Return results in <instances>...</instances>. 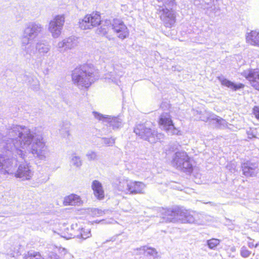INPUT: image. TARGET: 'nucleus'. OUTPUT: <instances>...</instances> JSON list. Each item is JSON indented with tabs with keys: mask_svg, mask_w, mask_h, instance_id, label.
<instances>
[{
	"mask_svg": "<svg viewBox=\"0 0 259 259\" xmlns=\"http://www.w3.org/2000/svg\"><path fill=\"white\" fill-rule=\"evenodd\" d=\"M2 141L6 150L23 160L26 158V152L23 150H28L41 160L45 159L48 153L42 132L36 129L32 131L25 126H9Z\"/></svg>",
	"mask_w": 259,
	"mask_h": 259,
	"instance_id": "1",
	"label": "nucleus"
},
{
	"mask_svg": "<svg viewBox=\"0 0 259 259\" xmlns=\"http://www.w3.org/2000/svg\"><path fill=\"white\" fill-rule=\"evenodd\" d=\"M161 222H176L178 220L183 223H195L201 224V214L193 212L191 213L187 210L182 209H171L170 208H162L161 210Z\"/></svg>",
	"mask_w": 259,
	"mask_h": 259,
	"instance_id": "2",
	"label": "nucleus"
},
{
	"mask_svg": "<svg viewBox=\"0 0 259 259\" xmlns=\"http://www.w3.org/2000/svg\"><path fill=\"white\" fill-rule=\"evenodd\" d=\"M72 79L73 83L79 88H88L94 81V74L90 72L87 66L75 68L72 72Z\"/></svg>",
	"mask_w": 259,
	"mask_h": 259,
	"instance_id": "3",
	"label": "nucleus"
},
{
	"mask_svg": "<svg viewBox=\"0 0 259 259\" xmlns=\"http://www.w3.org/2000/svg\"><path fill=\"white\" fill-rule=\"evenodd\" d=\"M172 166L179 170L191 173L193 170V165L190 158L184 151L175 152L171 161Z\"/></svg>",
	"mask_w": 259,
	"mask_h": 259,
	"instance_id": "4",
	"label": "nucleus"
},
{
	"mask_svg": "<svg viewBox=\"0 0 259 259\" xmlns=\"http://www.w3.org/2000/svg\"><path fill=\"white\" fill-rule=\"evenodd\" d=\"M145 188V184L141 182L124 179L121 180L118 185V189L119 191L125 194L132 195L144 194Z\"/></svg>",
	"mask_w": 259,
	"mask_h": 259,
	"instance_id": "5",
	"label": "nucleus"
},
{
	"mask_svg": "<svg viewBox=\"0 0 259 259\" xmlns=\"http://www.w3.org/2000/svg\"><path fill=\"white\" fill-rule=\"evenodd\" d=\"M93 114L96 119L102 121L106 125L112 127L114 130L119 129L123 125L122 120L119 117L104 115L96 111L93 112Z\"/></svg>",
	"mask_w": 259,
	"mask_h": 259,
	"instance_id": "6",
	"label": "nucleus"
},
{
	"mask_svg": "<svg viewBox=\"0 0 259 259\" xmlns=\"http://www.w3.org/2000/svg\"><path fill=\"white\" fill-rule=\"evenodd\" d=\"M151 124L149 122L137 124L134 128L135 133L141 139L147 140L149 142H154V139L152 136L154 128H152Z\"/></svg>",
	"mask_w": 259,
	"mask_h": 259,
	"instance_id": "7",
	"label": "nucleus"
},
{
	"mask_svg": "<svg viewBox=\"0 0 259 259\" xmlns=\"http://www.w3.org/2000/svg\"><path fill=\"white\" fill-rule=\"evenodd\" d=\"M17 162L14 158H7L0 154V171L5 175H14L17 167Z\"/></svg>",
	"mask_w": 259,
	"mask_h": 259,
	"instance_id": "8",
	"label": "nucleus"
},
{
	"mask_svg": "<svg viewBox=\"0 0 259 259\" xmlns=\"http://www.w3.org/2000/svg\"><path fill=\"white\" fill-rule=\"evenodd\" d=\"M34 171L30 164L27 162L20 164L16 169L14 176L22 181L30 180L33 177Z\"/></svg>",
	"mask_w": 259,
	"mask_h": 259,
	"instance_id": "9",
	"label": "nucleus"
},
{
	"mask_svg": "<svg viewBox=\"0 0 259 259\" xmlns=\"http://www.w3.org/2000/svg\"><path fill=\"white\" fill-rule=\"evenodd\" d=\"M159 123L168 135H179L180 131L175 127L169 114L164 113L160 115Z\"/></svg>",
	"mask_w": 259,
	"mask_h": 259,
	"instance_id": "10",
	"label": "nucleus"
},
{
	"mask_svg": "<svg viewBox=\"0 0 259 259\" xmlns=\"http://www.w3.org/2000/svg\"><path fill=\"white\" fill-rule=\"evenodd\" d=\"M64 22V17H54L50 21L48 30L53 38H57L60 36Z\"/></svg>",
	"mask_w": 259,
	"mask_h": 259,
	"instance_id": "11",
	"label": "nucleus"
},
{
	"mask_svg": "<svg viewBox=\"0 0 259 259\" xmlns=\"http://www.w3.org/2000/svg\"><path fill=\"white\" fill-rule=\"evenodd\" d=\"M111 25L112 29L120 39H124L128 35L127 28L124 23L118 18L113 19Z\"/></svg>",
	"mask_w": 259,
	"mask_h": 259,
	"instance_id": "12",
	"label": "nucleus"
},
{
	"mask_svg": "<svg viewBox=\"0 0 259 259\" xmlns=\"http://www.w3.org/2000/svg\"><path fill=\"white\" fill-rule=\"evenodd\" d=\"M194 114L195 116L199 115L197 118L200 120L205 122L209 120H214L220 126L226 125V121L224 119L206 110L203 112L196 110L194 111Z\"/></svg>",
	"mask_w": 259,
	"mask_h": 259,
	"instance_id": "13",
	"label": "nucleus"
},
{
	"mask_svg": "<svg viewBox=\"0 0 259 259\" xmlns=\"http://www.w3.org/2000/svg\"><path fill=\"white\" fill-rule=\"evenodd\" d=\"M51 50V46L46 40H38L35 44V47L33 46L32 57L36 55L38 58L45 56Z\"/></svg>",
	"mask_w": 259,
	"mask_h": 259,
	"instance_id": "14",
	"label": "nucleus"
},
{
	"mask_svg": "<svg viewBox=\"0 0 259 259\" xmlns=\"http://www.w3.org/2000/svg\"><path fill=\"white\" fill-rule=\"evenodd\" d=\"M42 27L39 23L30 22L26 25L24 30V35L29 39H34L42 31Z\"/></svg>",
	"mask_w": 259,
	"mask_h": 259,
	"instance_id": "15",
	"label": "nucleus"
},
{
	"mask_svg": "<svg viewBox=\"0 0 259 259\" xmlns=\"http://www.w3.org/2000/svg\"><path fill=\"white\" fill-rule=\"evenodd\" d=\"M241 74L250 82L252 87L259 91V69H249Z\"/></svg>",
	"mask_w": 259,
	"mask_h": 259,
	"instance_id": "16",
	"label": "nucleus"
},
{
	"mask_svg": "<svg viewBox=\"0 0 259 259\" xmlns=\"http://www.w3.org/2000/svg\"><path fill=\"white\" fill-rule=\"evenodd\" d=\"M101 17H83L79 21V25L81 29H92L99 24H101L103 21Z\"/></svg>",
	"mask_w": 259,
	"mask_h": 259,
	"instance_id": "17",
	"label": "nucleus"
},
{
	"mask_svg": "<svg viewBox=\"0 0 259 259\" xmlns=\"http://www.w3.org/2000/svg\"><path fill=\"white\" fill-rule=\"evenodd\" d=\"M243 174L246 177L255 176L257 171V165L255 163L247 162L242 165Z\"/></svg>",
	"mask_w": 259,
	"mask_h": 259,
	"instance_id": "18",
	"label": "nucleus"
},
{
	"mask_svg": "<svg viewBox=\"0 0 259 259\" xmlns=\"http://www.w3.org/2000/svg\"><path fill=\"white\" fill-rule=\"evenodd\" d=\"M92 188L95 196L98 199H102L104 197V191L102 184L97 180H94L92 184Z\"/></svg>",
	"mask_w": 259,
	"mask_h": 259,
	"instance_id": "19",
	"label": "nucleus"
},
{
	"mask_svg": "<svg viewBox=\"0 0 259 259\" xmlns=\"http://www.w3.org/2000/svg\"><path fill=\"white\" fill-rule=\"evenodd\" d=\"M101 25L100 27L98 28L96 30V33L100 35L105 36L108 39L111 40L113 38L111 36L108 35V26L111 24V22L109 20H103Z\"/></svg>",
	"mask_w": 259,
	"mask_h": 259,
	"instance_id": "20",
	"label": "nucleus"
},
{
	"mask_svg": "<svg viewBox=\"0 0 259 259\" xmlns=\"http://www.w3.org/2000/svg\"><path fill=\"white\" fill-rule=\"evenodd\" d=\"M246 41L251 45L259 46V32L251 31L246 35Z\"/></svg>",
	"mask_w": 259,
	"mask_h": 259,
	"instance_id": "21",
	"label": "nucleus"
},
{
	"mask_svg": "<svg viewBox=\"0 0 259 259\" xmlns=\"http://www.w3.org/2000/svg\"><path fill=\"white\" fill-rule=\"evenodd\" d=\"M62 236L66 239L77 237L81 238L84 240L90 237L91 236V233L90 230L81 228L80 230H79V233L76 234H71L69 236Z\"/></svg>",
	"mask_w": 259,
	"mask_h": 259,
	"instance_id": "22",
	"label": "nucleus"
},
{
	"mask_svg": "<svg viewBox=\"0 0 259 259\" xmlns=\"http://www.w3.org/2000/svg\"><path fill=\"white\" fill-rule=\"evenodd\" d=\"M32 40V39H29V38L25 37L23 35V38L21 42V47L22 49L25 52L26 54L29 55V56H32V45H29L30 40Z\"/></svg>",
	"mask_w": 259,
	"mask_h": 259,
	"instance_id": "23",
	"label": "nucleus"
},
{
	"mask_svg": "<svg viewBox=\"0 0 259 259\" xmlns=\"http://www.w3.org/2000/svg\"><path fill=\"white\" fill-rule=\"evenodd\" d=\"M80 199L78 196L75 194H71L66 197L63 201L65 205H75L80 203Z\"/></svg>",
	"mask_w": 259,
	"mask_h": 259,
	"instance_id": "24",
	"label": "nucleus"
},
{
	"mask_svg": "<svg viewBox=\"0 0 259 259\" xmlns=\"http://www.w3.org/2000/svg\"><path fill=\"white\" fill-rule=\"evenodd\" d=\"M64 40L66 42L68 50H71L77 47L79 44V38L75 36H71L65 38Z\"/></svg>",
	"mask_w": 259,
	"mask_h": 259,
	"instance_id": "25",
	"label": "nucleus"
},
{
	"mask_svg": "<svg viewBox=\"0 0 259 259\" xmlns=\"http://www.w3.org/2000/svg\"><path fill=\"white\" fill-rule=\"evenodd\" d=\"M219 79L221 82L222 85L226 86L234 90H236L237 89L242 88L243 87V85L242 84L240 83L239 84L237 85L225 78H220Z\"/></svg>",
	"mask_w": 259,
	"mask_h": 259,
	"instance_id": "26",
	"label": "nucleus"
},
{
	"mask_svg": "<svg viewBox=\"0 0 259 259\" xmlns=\"http://www.w3.org/2000/svg\"><path fill=\"white\" fill-rule=\"evenodd\" d=\"M24 259H44L42 256L39 252L33 250L29 251L26 253L24 257Z\"/></svg>",
	"mask_w": 259,
	"mask_h": 259,
	"instance_id": "27",
	"label": "nucleus"
},
{
	"mask_svg": "<svg viewBox=\"0 0 259 259\" xmlns=\"http://www.w3.org/2000/svg\"><path fill=\"white\" fill-rule=\"evenodd\" d=\"M157 14L159 16H169L171 15L172 16V11H170L168 8L166 7L165 5L162 6H159L157 9Z\"/></svg>",
	"mask_w": 259,
	"mask_h": 259,
	"instance_id": "28",
	"label": "nucleus"
},
{
	"mask_svg": "<svg viewBox=\"0 0 259 259\" xmlns=\"http://www.w3.org/2000/svg\"><path fill=\"white\" fill-rule=\"evenodd\" d=\"M109 75L110 76L109 79H111L112 81L116 83L117 80L121 77L123 73L122 71H118L117 69H113V71L109 72Z\"/></svg>",
	"mask_w": 259,
	"mask_h": 259,
	"instance_id": "29",
	"label": "nucleus"
},
{
	"mask_svg": "<svg viewBox=\"0 0 259 259\" xmlns=\"http://www.w3.org/2000/svg\"><path fill=\"white\" fill-rule=\"evenodd\" d=\"M70 127L69 122L63 123L62 127L59 129L60 134L64 137H68L70 135Z\"/></svg>",
	"mask_w": 259,
	"mask_h": 259,
	"instance_id": "30",
	"label": "nucleus"
},
{
	"mask_svg": "<svg viewBox=\"0 0 259 259\" xmlns=\"http://www.w3.org/2000/svg\"><path fill=\"white\" fill-rule=\"evenodd\" d=\"M141 249L144 251V253L147 256L153 257V258L157 256V252L153 248L143 246Z\"/></svg>",
	"mask_w": 259,
	"mask_h": 259,
	"instance_id": "31",
	"label": "nucleus"
},
{
	"mask_svg": "<svg viewBox=\"0 0 259 259\" xmlns=\"http://www.w3.org/2000/svg\"><path fill=\"white\" fill-rule=\"evenodd\" d=\"M56 48L57 51L61 53H65L68 50L64 38L57 43Z\"/></svg>",
	"mask_w": 259,
	"mask_h": 259,
	"instance_id": "32",
	"label": "nucleus"
},
{
	"mask_svg": "<svg viewBox=\"0 0 259 259\" xmlns=\"http://www.w3.org/2000/svg\"><path fill=\"white\" fill-rule=\"evenodd\" d=\"M220 240L216 238H211L207 241V245L209 248L215 249V248L220 244Z\"/></svg>",
	"mask_w": 259,
	"mask_h": 259,
	"instance_id": "33",
	"label": "nucleus"
},
{
	"mask_svg": "<svg viewBox=\"0 0 259 259\" xmlns=\"http://www.w3.org/2000/svg\"><path fill=\"white\" fill-rule=\"evenodd\" d=\"M70 162L72 165L77 167H80L82 165L80 157L76 156L75 154L71 155Z\"/></svg>",
	"mask_w": 259,
	"mask_h": 259,
	"instance_id": "34",
	"label": "nucleus"
},
{
	"mask_svg": "<svg viewBox=\"0 0 259 259\" xmlns=\"http://www.w3.org/2000/svg\"><path fill=\"white\" fill-rule=\"evenodd\" d=\"M175 17H163V19L162 20L164 22L165 26L166 27H170L173 24L175 23Z\"/></svg>",
	"mask_w": 259,
	"mask_h": 259,
	"instance_id": "35",
	"label": "nucleus"
},
{
	"mask_svg": "<svg viewBox=\"0 0 259 259\" xmlns=\"http://www.w3.org/2000/svg\"><path fill=\"white\" fill-rule=\"evenodd\" d=\"M153 134H152L151 137H152L153 138V139H154V142H149L151 143H156L157 141H160L164 139V136L163 134L157 133V132L156 131H155L154 130L153 131Z\"/></svg>",
	"mask_w": 259,
	"mask_h": 259,
	"instance_id": "36",
	"label": "nucleus"
},
{
	"mask_svg": "<svg viewBox=\"0 0 259 259\" xmlns=\"http://www.w3.org/2000/svg\"><path fill=\"white\" fill-rule=\"evenodd\" d=\"M102 140L103 141V143L107 146H112L115 143V138H102Z\"/></svg>",
	"mask_w": 259,
	"mask_h": 259,
	"instance_id": "37",
	"label": "nucleus"
},
{
	"mask_svg": "<svg viewBox=\"0 0 259 259\" xmlns=\"http://www.w3.org/2000/svg\"><path fill=\"white\" fill-rule=\"evenodd\" d=\"M251 254V251L247 249L245 246H242L240 249V255L244 258H246L249 256Z\"/></svg>",
	"mask_w": 259,
	"mask_h": 259,
	"instance_id": "38",
	"label": "nucleus"
},
{
	"mask_svg": "<svg viewBox=\"0 0 259 259\" xmlns=\"http://www.w3.org/2000/svg\"><path fill=\"white\" fill-rule=\"evenodd\" d=\"M105 213V211L98 208H94L92 210L91 214L93 217H101Z\"/></svg>",
	"mask_w": 259,
	"mask_h": 259,
	"instance_id": "39",
	"label": "nucleus"
},
{
	"mask_svg": "<svg viewBox=\"0 0 259 259\" xmlns=\"http://www.w3.org/2000/svg\"><path fill=\"white\" fill-rule=\"evenodd\" d=\"M87 157L89 160H94L98 158L97 154L93 151H89L87 154Z\"/></svg>",
	"mask_w": 259,
	"mask_h": 259,
	"instance_id": "40",
	"label": "nucleus"
},
{
	"mask_svg": "<svg viewBox=\"0 0 259 259\" xmlns=\"http://www.w3.org/2000/svg\"><path fill=\"white\" fill-rule=\"evenodd\" d=\"M159 2H161L169 5L170 6H172L174 5L175 0H158Z\"/></svg>",
	"mask_w": 259,
	"mask_h": 259,
	"instance_id": "41",
	"label": "nucleus"
},
{
	"mask_svg": "<svg viewBox=\"0 0 259 259\" xmlns=\"http://www.w3.org/2000/svg\"><path fill=\"white\" fill-rule=\"evenodd\" d=\"M253 113L255 117L259 120V107H255L253 108Z\"/></svg>",
	"mask_w": 259,
	"mask_h": 259,
	"instance_id": "42",
	"label": "nucleus"
},
{
	"mask_svg": "<svg viewBox=\"0 0 259 259\" xmlns=\"http://www.w3.org/2000/svg\"><path fill=\"white\" fill-rule=\"evenodd\" d=\"M246 133L248 136V138L249 139H251L252 138L255 137V136L254 134L253 131H252L251 129H250L248 131H247Z\"/></svg>",
	"mask_w": 259,
	"mask_h": 259,
	"instance_id": "43",
	"label": "nucleus"
},
{
	"mask_svg": "<svg viewBox=\"0 0 259 259\" xmlns=\"http://www.w3.org/2000/svg\"><path fill=\"white\" fill-rule=\"evenodd\" d=\"M49 259H60L58 255H57L56 253L52 252L50 256Z\"/></svg>",
	"mask_w": 259,
	"mask_h": 259,
	"instance_id": "44",
	"label": "nucleus"
},
{
	"mask_svg": "<svg viewBox=\"0 0 259 259\" xmlns=\"http://www.w3.org/2000/svg\"><path fill=\"white\" fill-rule=\"evenodd\" d=\"M89 16H100V14L98 12H93Z\"/></svg>",
	"mask_w": 259,
	"mask_h": 259,
	"instance_id": "45",
	"label": "nucleus"
},
{
	"mask_svg": "<svg viewBox=\"0 0 259 259\" xmlns=\"http://www.w3.org/2000/svg\"><path fill=\"white\" fill-rule=\"evenodd\" d=\"M248 246L249 248H251L254 247L255 245L253 244L252 242H248Z\"/></svg>",
	"mask_w": 259,
	"mask_h": 259,
	"instance_id": "46",
	"label": "nucleus"
},
{
	"mask_svg": "<svg viewBox=\"0 0 259 259\" xmlns=\"http://www.w3.org/2000/svg\"><path fill=\"white\" fill-rule=\"evenodd\" d=\"M236 250V247L235 246H232L230 248V251L232 252H235Z\"/></svg>",
	"mask_w": 259,
	"mask_h": 259,
	"instance_id": "47",
	"label": "nucleus"
},
{
	"mask_svg": "<svg viewBox=\"0 0 259 259\" xmlns=\"http://www.w3.org/2000/svg\"><path fill=\"white\" fill-rule=\"evenodd\" d=\"M212 0H202L203 2L207 3V4H208L210 2H211Z\"/></svg>",
	"mask_w": 259,
	"mask_h": 259,
	"instance_id": "48",
	"label": "nucleus"
},
{
	"mask_svg": "<svg viewBox=\"0 0 259 259\" xmlns=\"http://www.w3.org/2000/svg\"><path fill=\"white\" fill-rule=\"evenodd\" d=\"M254 247L259 249V242L255 244Z\"/></svg>",
	"mask_w": 259,
	"mask_h": 259,
	"instance_id": "49",
	"label": "nucleus"
}]
</instances>
